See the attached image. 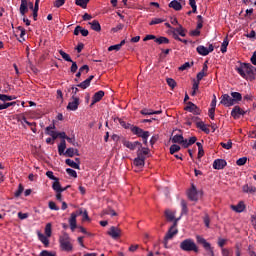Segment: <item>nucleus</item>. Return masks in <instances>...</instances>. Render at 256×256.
<instances>
[{
  "instance_id": "1",
  "label": "nucleus",
  "mask_w": 256,
  "mask_h": 256,
  "mask_svg": "<svg viewBox=\"0 0 256 256\" xmlns=\"http://www.w3.org/2000/svg\"><path fill=\"white\" fill-rule=\"evenodd\" d=\"M237 73L242 76L243 79H249L255 81V68L251 63H242L239 68L236 69Z\"/></svg>"
},
{
  "instance_id": "2",
  "label": "nucleus",
  "mask_w": 256,
  "mask_h": 256,
  "mask_svg": "<svg viewBox=\"0 0 256 256\" xmlns=\"http://www.w3.org/2000/svg\"><path fill=\"white\" fill-rule=\"evenodd\" d=\"M59 244L61 251H65L66 253H71L73 251V244L71 243L69 234L64 233L62 236H60Z\"/></svg>"
},
{
  "instance_id": "3",
  "label": "nucleus",
  "mask_w": 256,
  "mask_h": 256,
  "mask_svg": "<svg viewBox=\"0 0 256 256\" xmlns=\"http://www.w3.org/2000/svg\"><path fill=\"white\" fill-rule=\"evenodd\" d=\"M180 249L182 251H194V253H199V247H197V244H195V241L193 239H185L184 241H182L180 243Z\"/></svg>"
},
{
  "instance_id": "4",
  "label": "nucleus",
  "mask_w": 256,
  "mask_h": 256,
  "mask_svg": "<svg viewBox=\"0 0 256 256\" xmlns=\"http://www.w3.org/2000/svg\"><path fill=\"white\" fill-rule=\"evenodd\" d=\"M196 241L199 245H202L203 249H205L207 256H215L214 248L211 246V243L207 242L205 238L196 236Z\"/></svg>"
},
{
  "instance_id": "5",
  "label": "nucleus",
  "mask_w": 256,
  "mask_h": 256,
  "mask_svg": "<svg viewBox=\"0 0 256 256\" xmlns=\"http://www.w3.org/2000/svg\"><path fill=\"white\" fill-rule=\"evenodd\" d=\"M133 134L137 135V137H141L143 143L147 146L148 145V139H149V131H144L141 128H133Z\"/></svg>"
},
{
  "instance_id": "6",
  "label": "nucleus",
  "mask_w": 256,
  "mask_h": 256,
  "mask_svg": "<svg viewBox=\"0 0 256 256\" xmlns=\"http://www.w3.org/2000/svg\"><path fill=\"white\" fill-rule=\"evenodd\" d=\"M196 51L199 55H202V57H207L209 53H213V51H215V47L213 46V44H210L208 48L203 45H199L196 48Z\"/></svg>"
},
{
  "instance_id": "7",
  "label": "nucleus",
  "mask_w": 256,
  "mask_h": 256,
  "mask_svg": "<svg viewBox=\"0 0 256 256\" xmlns=\"http://www.w3.org/2000/svg\"><path fill=\"white\" fill-rule=\"evenodd\" d=\"M122 144L124 145V147H127V149H130V151H135V149H141V147L143 146V144L139 141L131 142L129 140H123Z\"/></svg>"
},
{
  "instance_id": "8",
  "label": "nucleus",
  "mask_w": 256,
  "mask_h": 256,
  "mask_svg": "<svg viewBox=\"0 0 256 256\" xmlns=\"http://www.w3.org/2000/svg\"><path fill=\"white\" fill-rule=\"evenodd\" d=\"M180 218L175 219L173 225L169 228L168 232L165 235L166 239H171L172 237H175L177 233H179V230H177V222Z\"/></svg>"
},
{
  "instance_id": "9",
  "label": "nucleus",
  "mask_w": 256,
  "mask_h": 256,
  "mask_svg": "<svg viewBox=\"0 0 256 256\" xmlns=\"http://www.w3.org/2000/svg\"><path fill=\"white\" fill-rule=\"evenodd\" d=\"M220 104L224 105V107H233L235 105L233 98L229 94H223L221 96Z\"/></svg>"
},
{
  "instance_id": "10",
  "label": "nucleus",
  "mask_w": 256,
  "mask_h": 256,
  "mask_svg": "<svg viewBox=\"0 0 256 256\" xmlns=\"http://www.w3.org/2000/svg\"><path fill=\"white\" fill-rule=\"evenodd\" d=\"M188 199H190V201H199V192H197L195 184H192L191 189L188 191Z\"/></svg>"
},
{
  "instance_id": "11",
  "label": "nucleus",
  "mask_w": 256,
  "mask_h": 256,
  "mask_svg": "<svg viewBox=\"0 0 256 256\" xmlns=\"http://www.w3.org/2000/svg\"><path fill=\"white\" fill-rule=\"evenodd\" d=\"M246 113L247 112L241 109L239 106H234L231 111V117H233V119H239L241 115L244 116Z\"/></svg>"
},
{
  "instance_id": "12",
  "label": "nucleus",
  "mask_w": 256,
  "mask_h": 256,
  "mask_svg": "<svg viewBox=\"0 0 256 256\" xmlns=\"http://www.w3.org/2000/svg\"><path fill=\"white\" fill-rule=\"evenodd\" d=\"M185 111H189L190 113H194V115H201V109L197 107L193 102H188L185 107Z\"/></svg>"
},
{
  "instance_id": "13",
  "label": "nucleus",
  "mask_w": 256,
  "mask_h": 256,
  "mask_svg": "<svg viewBox=\"0 0 256 256\" xmlns=\"http://www.w3.org/2000/svg\"><path fill=\"white\" fill-rule=\"evenodd\" d=\"M67 109L69 111H77L79 109V97L72 96V101L68 103Z\"/></svg>"
},
{
  "instance_id": "14",
  "label": "nucleus",
  "mask_w": 256,
  "mask_h": 256,
  "mask_svg": "<svg viewBox=\"0 0 256 256\" xmlns=\"http://www.w3.org/2000/svg\"><path fill=\"white\" fill-rule=\"evenodd\" d=\"M212 167L217 171H221V169H225V167H227V161L224 159H216L214 160Z\"/></svg>"
},
{
  "instance_id": "15",
  "label": "nucleus",
  "mask_w": 256,
  "mask_h": 256,
  "mask_svg": "<svg viewBox=\"0 0 256 256\" xmlns=\"http://www.w3.org/2000/svg\"><path fill=\"white\" fill-rule=\"evenodd\" d=\"M148 154H149V148L147 147L141 146V148L137 150V158L142 159V161H145V159H147Z\"/></svg>"
},
{
  "instance_id": "16",
  "label": "nucleus",
  "mask_w": 256,
  "mask_h": 256,
  "mask_svg": "<svg viewBox=\"0 0 256 256\" xmlns=\"http://www.w3.org/2000/svg\"><path fill=\"white\" fill-rule=\"evenodd\" d=\"M108 235L112 237V239H119V237H121V229L112 226L108 231Z\"/></svg>"
},
{
  "instance_id": "17",
  "label": "nucleus",
  "mask_w": 256,
  "mask_h": 256,
  "mask_svg": "<svg viewBox=\"0 0 256 256\" xmlns=\"http://www.w3.org/2000/svg\"><path fill=\"white\" fill-rule=\"evenodd\" d=\"M103 97H105V92L103 90L96 92L92 97V103H91L90 107H93V105H95V103H99V101H101V99H103Z\"/></svg>"
},
{
  "instance_id": "18",
  "label": "nucleus",
  "mask_w": 256,
  "mask_h": 256,
  "mask_svg": "<svg viewBox=\"0 0 256 256\" xmlns=\"http://www.w3.org/2000/svg\"><path fill=\"white\" fill-rule=\"evenodd\" d=\"M245 209H246V206L243 201H240L237 205H231V210L235 211V213H243Z\"/></svg>"
},
{
  "instance_id": "19",
  "label": "nucleus",
  "mask_w": 256,
  "mask_h": 256,
  "mask_svg": "<svg viewBox=\"0 0 256 256\" xmlns=\"http://www.w3.org/2000/svg\"><path fill=\"white\" fill-rule=\"evenodd\" d=\"M81 33L82 37H87L89 35V30L84 29L80 25L76 26L74 29V35H79Z\"/></svg>"
},
{
  "instance_id": "20",
  "label": "nucleus",
  "mask_w": 256,
  "mask_h": 256,
  "mask_svg": "<svg viewBox=\"0 0 256 256\" xmlns=\"http://www.w3.org/2000/svg\"><path fill=\"white\" fill-rule=\"evenodd\" d=\"M69 225L71 231H75L77 229V214L72 213L70 218H69Z\"/></svg>"
},
{
  "instance_id": "21",
  "label": "nucleus",
  "mask_w": 256,
  "mask_h": 256,
  "mask_svg": "<svg viewBox=\"0 0 256 256\" xmlns=\"http://www.w3.org/2000/svg\"><path fill=\"white\" fill-rule=\"evenodd\" d=\"M196 127L197 129H200L201 131L206 133V135H209V133H211V130H209V128L207 127V124H205V122L203 121L196 122Z\"/></svg>"
},
{
  "instance_id": "22",
  "label": "nucleus",
  "mask_w": 256,
  "mask_h": 256,
  "mask_svg": "<svg viewBox=\"0 0 256 256\" xmlns=\"http://www.w3.org/2000/svg\"><path fill=\"white\" fill-rule=\"evenodd\" d=\"M118 122L121 125V127H123L124 129H130V131L133 133V129L138 128L137 126H133L130 123L125 122L123 119L118 118Z\"/></svg>"
},
{
  "instance_id": "23",
  "label": "nucleus",
  "mask_w": 256,
  "mask_h": 256,
  "mask_svg": "<svg viewBox=\"0 0 256 256\" xmlns=\"http://www.w3.org/2000/svg\"><path fill=\"white\" fill-rule=\"evenodd\" d=\"M29 11L28 0H21L20 4V15L25 16V13Z\"/></svg>"
},
{
  "instance_id": "24",
  "label": "nucleus",
  "mask_w": 256,
  "mask_h": 256,
  "mask_svg": "<svg viewBox=\"0 0 256 256\" xmlns=\"http://www.w3.org/2000/svg\"><path fill=\"white\" fill-rule=\"evenodd\" d=\"M168 7H170L171 9H174V11H181L183 9V6L177 0L171 1Z\"/></svg>"
},
{
  "instance_id": "25",
  "label": "nucleus",
  "mask_w": 256,
  "mask_h": 256,
  "mask_svg": "<svg viewBox=\"0 0 256 256\" xmlns=\"http://www.w3.org/2000/svg\"><path fill=\"white\" fill-rule=\"evenodd\" d=\"M37 235H38L39 241H41V243H43L44 247H49V238H47V236H45L41 232H38Z\"/></svg>"
},
{
  "instance_id": "26",
  "label": "nucleus",
  "mask_w": 256,
  "mask_h": 256,
  "mask_svg": "<svg viewBox=\"0 0 256 256\" xmlns=\"http://www.w3.org/2000/svg\"><path fill=\"white\" fill-rule=\"evenodd\" d=\"M232 101H234V105L239 103V101H243V95L239 92H231Z\"/></svg>"
},
{
  "instance_id": "27",
  "label": "nucleus",
  "mask_w": 256,
  "mask_h": 256,
  "mask_svg": "<svg viewBox=\"0 0 256 256\" xmlns=\"http://www.w3.org/2000/svg\"><path fill=\"white\" fill-rule=\"evenodd\" d=\"M141 115H161V113H163V111L161 110H157V111H153V110H149V109H142L140 111Z\"/></svg>"
},
{
  "instance_id": "28",
  "label": "nucleus",
  "mask_w": 256,
  "mask_h": 256,
  "mask_svg": "<svg viewBox=\"0 0 256 256\" xmlns=\"http://www.w3.org/2000/svg\"><path fill=\"white\" fill-rule=\"evenodd\" d=\"M22 120L26 125L31 127L32 133H37V123L36 122H29V121H27V118H25V117H23Z\"/></svg>"
},
{
  "instance_id": "29",
  "label": "nucleus",
  "mask_w": 256,
  "mask_h": 256,
  "mask_svg": "<svg viewBox=\"0 0 256 256\" xmlns=\"http://www.w3.org/2000/svg\"><path fill=\"white\" fill-rule=\"evenodd\" d=\"M65 149H67V142H65V140H61L60 144L58 145L59 155H65Z\"/></svg>"
},
{
  "instance_id": "30",
  "label": "nucleus",
  "mask_w": 256,
  "mask_h": 256,
  "mask_svg": "<svg viewBox=\"0 0 256 256\" xmlns=\"http://www.w3.org/2000/svg\"><path fill=\"white\" fill-rule=\"evenodd\" d=\"M89 25H91L92 31H101V24H99V21L93 20L92 22H89Z\"/></svg>"
},
{
  "instance_id": "31",
  "label": "nucleus",
  "mask_w": 256,
  "mask_h": 256,
  "mask_svg": "<svg viewBox=\"0 0 256 256\" xmlns=\"http://www.w3.org/2000/svg\"><path fill=\"white\" fill-rule=\"evenodd\" d=\"M52 189H54L56 191V193H63L62 187H61V183L59 182V178L56 179L53 184H52Z\"/></svg>"
},
{
  "instance_id": "32",
  "label": "nucleus",
  "mask_w": 256,
  "mask_h": 256,
  "mask_svg": "<svg viewBox=\"0 0 256 256\" xmlns=\"http://www.w3.org/2000/svg\"><path fill=\"white\" fill-rule=\"evenodd\" d=\"M135 167H138L139 169H143V167H145V160L141 159V158H135L133 161Z\"/></svg>"
},
{
  "instance_id": "33",
  "label": "nucleus",
  "mask_w": 256,
  "mask_h": 256,
  "mask_svg": "<svg viewBox=\"0 0 256 256\" xmlns=\"http://www.w3.org/2000/svg\"><path fill=\"white\" fill-rule=\"evenodd\" d=\"M227 47H229V37H225L221 45V53H227Z\"/></svg>"
},
{
  "instance_id": "34",
  "label": "nucleus",
  "mask_w": 256,
  "mask_h": 256,
  "mask_svg": "<svg viewBox=\"0 0 256 256\" xmlns=\"http://www.w3.org/2000/svg\"><path fill=\"white\" fill-rule=\"evenodd\" d=\"M155 43H158V45H167L169 44V38L160 36L159 38L155 39Z\"/></svg>"
},
{
  "instance_id": "35",
  "label": "nucleus",
  "mask_w": 256,
  "mask_h": 256,
  "mask_svg": "<svg viewBox=\"0 0 256 256\" xmlns=\"http://www.w3.org/2000/svg\"><path fill=\"white\" fill-rule=\"evenodd\" d=\"M65 163L66 165H68V167H72V169H81V166H79V164H76V162L71 159H66Z\"/></svg>"
},
{
  "instance_id": "36",
  "label": "nucleus",
  "mask_w": 256,
  "mask_h": 256,
  "mask_svg": "<svg viewBox=\"0 0 256 256\" xmlns=\"http://www.w3.org/2000/svg\"><path fill=\"white\" fill-rule=\"evenodd\" d=\"M59 54L61 55L62 59H64V61L73 63V59H71V56H69V54H67L65 51L59 50Z\"/></svg>"
},
{
  "instance_id": "37",
  "label": "nucleus",
  "mask_w": 256,
  "mask_h": 256,
  "mask_svg": "<svg viewBox=\"0 0 256 256\" xmlns=\"http://www.w3.org/2000/svg\"><path fill=\"white\" fill-rule=\"evenodd\" d=\"M181 207V215H187V213H189V208L187 207V201L184 199L181 200Z\"/></svg>"
},
{
  "instance_id": "38",
  "label": "nucleus",
  "mask_w": 256,
  "mask_h": 256,
  "mask_svg": "<svg viewBox=\"0 0 256 256\" xmlns=\"http://www.w3.org/2000/svg\"><path fill=\"white\" fill-rule=\"evenodd\" d=\"M185 29L181 24L178 25L177 28H174V32H176L180 37H185L187 34H185Z\"/></svg>"
},
{
  "instance_id": "39",
  "label": "nucleus",
  "mask_w": 256,
  "mask_h": 256,
  "mask_svg": "<svg viewBox=\"0 0 256 256\" xmlns=\"http://www.w3.org/2000/svg\"><path fill=\"white\" fill-rule=\"evenodd\" d=\"M183 136L182 134H176L172 137V143H179V145H181V143H183Z\"/></svg>"
},
{
  "instance_id": "40",
  "label": "nucleus",
  "mask_w": 256,
  "mask_h": 256,
  "mask_svg": "<svg viewBox=\"0 0 256 256\" xmlns=\"http://www.w3.org/2000/svg\"><path fill=\"white\" fill-rule=\"evenodd\" d=\"M243 191H244V193H255L256 192V187L255 186L244 185L243 186Z\"/></svg>"
},
{
  "instance_id": "41",
  "label": "nucleus",
  "mask_w": 256,
  "mask_h": 256,
  "mask_svg": "<svg viewBox=\"0 0 256 256\" xmlns=\"http://www.w3.org/2000/svg\"><path fill=\"white\" fill-rule=\"evenodd\" d=\"M15 99L14 96H9L6 94H0V101H3L4 103H7V101H13Z\"/></svg>"
},
{
  "instance_id": "42",
  "label": "nucleus",
  "mask_w": 256,
  "mask_h": 256,
  "mask_svg": "<svg viewBox=\"0 0 256 256\" xmlns=\"http://www.w3.org/2000/svg\"><path fill=\"white\" fill-rule=\"evenodd\" d=\"M76 5L78 7H82V9H87V3H89V0H75Z\"/></svg>"
},
{
  "instance_id": "43",
  "label": "nucleus",
  "mask_w": 256,
  "mask_h": 256,
  "mask_svg": "<svg viewBox=\"0 0 256 256\" xmlns=\"http://www.w3.org/2000/svg\"><path fill=\"white\" fill-rule=\"evenodd\" d=\"M165 217L167 221H175V214L171 212V210H166L165 211Z\"/></svg>"
},
{
  "instance_id": "44",
  "label": "nucleus",
  "mask_w": 256,
  "mask_h": 256,
  "mask_svg": "<svg viewBox=\"0 0 256 256\" xmlns=\"http://www.w3.org/2000/svg\"><path fill=\"white\" fill-rule=\"evenodd\" d=\"M178 151H181V146L177 144H173L170 146V154L175 155V153H178Z\"/></svg>"
},
{
  "instance_id": "45",
  "label": "nucleus",
  "mask_w": 256,
  "mask_h": 256,
  "mask_svg": "<svg viewBox=\"0 0 256 256\" xmlns=\"http://www.w3.org/2000/svg\"><path fill=\"white\" fill-rule=\"evenodd\" d=\"M166 83L171 87V89H175L177 87V82L173 78H167Z\"/></svg>"
},
{
  "instance_id": "46",
  "label": "nucleus",
  "mask_w": 256,
  "mask_h": 256,
  "mask_svg": "<svg viewBox=\"0 0 256 256\" xmlns=\"http://www.w3.org/2000/svg\"><path fill=\"white\" fill-rule=\"evenodd\" d=\"M45 235L46 237H51L52 235V225L51 223H47L45 226Z\"/></svg>"
},
{
  "instance_id": "47",
  "label": "nucleus",
  "mask_w": 256,
  "mask_h": 256,
  "mask_svg": "<svg viewBox=\"0 0 256 256\" xmlns=\"http://www.w3.org/2000/svg\"><path fill=\"white\" fill-rule=\"evenodd\" d=\"M220 145L223 147V149H232L233 147V142L231 140H228V142H221Z\"/></svg>"
},
{
  "instance_id": "48",
  "label": "nucleus",
  "mask_w": 256,
  "mask_h": 256,
  "mask_svg": "<svg viewBox=\"0 0 256 256\" xmlns=\"http://www.w3.org/2000/svg\"><path fill=\"white\" fill-rule=\"evenodd\" d=\"M90 85H91V82H89V80L86 79L80 84H78L77 87H80V89H87V87H89Z\"/></svg>"
},
{
  "instance_id": "49",
  "label": "nucleus",
  "mask_w": 256,
  "mask_h": 256,
  "mask_svg": "<svg viewBox=\"0 0 256 256\" xmlns=\"http://www.w3.org/2000/svg\"><path fill=\"white\" fill-rule=\"evenodd\" d=\"M66 157H75V148H67L66 152L64 153Z\"/></svg>"
},
{
  "instance_id": "50",
  "label": "nucleus",
  "mask_w": 256,
  "mask_h": 256,
  "mask_svg": "<svg viewBox=\"0 0 256 256\" xmlns=\"http://www.w3.org/2000/svg\"><path fill=\"white\" fill-rule=\"evenodd\" d=\"M246 163H247V157L239 158L236 161V165H238V167H243V165H245Z\"/></svg>"
},
{
  "instance_id": "51",
  "label": "nucleus",
  "mask_w": 256,
  "mask_h": 256,
  "mask_svg": "<svg viewBox=\"0 0 256 256\" xmlns=\"http://www.w3.org/2000/svg\"><path fill=\"white\" fill-rule=\"evenodd\" d=\"M160 23H165V20L161 18H154L151 20L149 25H159Z\"/></svg>"
},
{
  "instance_id": "52",
  "label": "nucleus",
  "mask_w": 256,
  "mask_h": 256,
  "mask_svg": "<svg viewBox=\"0 0 256 256\" xmlns=\"http://www.w3.org/2000/svg\"><path fill=\"white\" fill-rule=\"evenodd\" d=\"M66 173L70 176V177H74V179H77V171L71 169V168H67L66 169Z\"/></svg>"
},
{
  "instance_id": "53",
  "label": "nucleus",
  "mask_w": 256,
  "mask_h": 256,
  "mask_svg": "<svg viewBox=\"0 0 256 256\" xmlns=\"http://www.w3.org/2000/svg\"><path fill=\"white\" fill-rule=\"evenodd\" d=\"M15 105H17V102H4L2 108L9 109V107H15Z\"/></svg>"
},
{
  "instance_id": "54",
  "label": "nucleus",
  "mask_w": 256,
  "mask_h": 256,
  "mask_svg": "<svg viewBox=\"0 0 256 256\" xmlns=\"http://www.w3.org/2000/svg\"><path fill=\"white\" fill-rule=\"evenodd\" d=\"M48 207H49V209H51V211H59V207L53 201H50L48 203Z\"/></svg>"
},
{
  "instance_id": "55",
  "label": "nucleus",
  "mask_w": 256,
  "mask_h": 256,
  "mask_svg": "<svg viewBox=\"0 0 256 256\" xmlns=\"http://www.w3.org/2000/svg\"><path fill=\"white\" fill-rule=\"evenodd\" d=\"M17 30L20 31V39H22V41H25V28H23V26H18Z\"/></svg>"
},
{
  "instance_id": "56",
  "label": "nucleus",
  "mask_w": 256,
  "mask_h": 256,
  "mask_svg": "<svg viewBox=\"0 0 256 256\" xmlns=\"http://www.w3.org/2000/svg\"><path fill=\"white\" fill-rule=\"evenodd\" d=\"M24 189L23 184H19L18 190L15 192V197H21V193H23Z\"/></svg>"
},
{
  "instance_id": "57",
  "label": "nucleus",
  "mask_w": 256,
  "mask_h": 256,
  "mask_svg": "<svg viewBox=\"0 0 256 256\" xmlns=\"http://www.w3.org/2000/svg\"><path fill=\"white\" fill-rule=\"evenodd\" d=\"M205 227L209 228L210 227V223H211V219L209 218V214H205L204 218H203Z\"/></svg>"
},
{
  "instance_id": "58",
  "label": "nucleus",
  "mask_w": 256,
  "mask_h": 256,
  "mask_svg": "<svg viewBox=\"0 0 256 256\" xmlns=\"http://www.w3.org/2000/svg\"><path fill=\"white\" fill-rule=\"evenodd\" d=\"M63 5H65V0H56L54 2V7H57L59 9V7H63Z\"/></svg>"
},
{
  "instance_id": "59",
  "label": "nucleus",
  "mask_w": 256,
  "mask_h": 256,
  "mask_svg": "<svg viewBox=\"0 0 256 256\" xmlns=\"http://www.w3.org/2000/svg\"><path fill=\"white\" fill-rule=\"evenodd\" d=\"M78 69H79V67L77 66V62H73V60H72V66L70 68L71 73H77Z\"/></svg>"
},
{
  "instance_id": "60",
  "label": "nucleus",
  "mask_w": 256,
  "mask_h": 256,
  "mask_svg": "<svg viewBox=\"0 0 256 256\" xmlns=\"http://www.w3.org/2000/svg\"><path fill=\"white\" fill-rule=\"evenodd\" d=\"M47 135H50V137H52V139L55 141V139L59 137V132L50 131V132H47Z\"/></svg>"
},
{
  "instance_id": "61",
  "label": "nucleus",
  "mask_w": 256,
  "mask_h": 256,
  "mask_svg": "<svg viewBox=\"0 0 256 256\" xmlns=\"http://www.w3.org/2000/svg\"><path fill=\"white\" fill-rule=\"evenodd\" d=\"M120 50H121V46L119 44L112 45L108 48V51H120Z\"/></svg>"
},
{
  "instance_id": "62",
  "label": "nucleus",
  "mask_w": 256,
  "mask_h": 256,
  "mask_svg": "<svg viewBox=\"0 0 256 256\" xmlns=\"http://www.w3.org/2000/svg\"><path fill=\"white\" fill-rule=\"evenodd\" d=\"M40 256H56L55 253L53 252H49L47 250H43L41 253H40Z\"/></svg>"
},
{
  "instance_id": "63",
  "label": "nucleus",
  "mask_w": 256,
  "mask_h": 256,
  "mask_svg": "<svg viewBox=\"0 0 256 256\" xmlns=\"http://www.w3.org/2000/svg\"><path fill=\"white\" fill-rule=\"evenodd\" d=\"M123 27H125L123 24H117V26L116 27H114V28H112V31L114 32V33H117V31H121L122 29H123Z\"/></svg>"
},
{
  "instance_id": "64",
  "label": "nucleus",
  "mask_w": 256,
  "mask_h": 256,
  "mask_svg": "<svg viewBox=\"0 0 256 256\" xmlns=\"http://www.w3.org/2000/svg\"><path fill=\"white\" fill-rule=\"evenodd\" d=\"M222 256H231V251L227 248H222Z\"/></svg>"
}]
</instances>
